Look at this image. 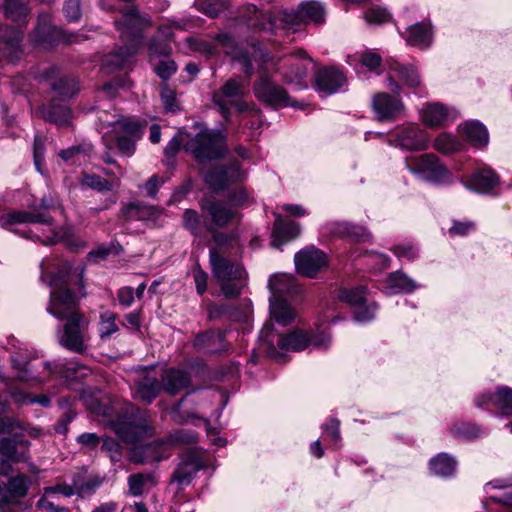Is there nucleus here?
I'll return each mask as SVG.
<instances>
[{"label":"nucleus","instance_id":"obj_32","mask_svg":"<svg viewBox=\"0 0 512 512\" xmlns=\"http://www.w3.org/2000/svg\"><path fill=\"white\" fill-rule=\"evenodd\" d=\"M447 107L440 103H430L424 106L420 111L421 121L428 127L436 128L443 126L454 119Z\"/></svg>","mask_w":512,"mask_h":512},{"label":"nucleus","instance_id":"obj_59","mask_svg":"<svg viewBox=\"0 0 512 512\" xmlns=\"http://www.w3.org/2000/svg\"><path fill=\"white\" fill-rule=\"evenodd\" d=\"M75 494L79 497H87L93 494L101 485L99 480L80 481L74 480Z\"/></svg>","mask_w":512,"mask_h":512},{"label":"nucleus","instance_id":"obj_53","mask_svg":"<svg viewBox=\"0 0 512 512\" xmlns=\"http://www.w3.org/2000/svg\"><path fill=\"white\" fill-rule=\"evenodd\" d=\"M451 432L458 438L474 439L481 434L478 426L471 423H456L453 425Z\"/></svg>","mask_w":512,"mask_h":512},{"label":"nucleus","instance_id":"obj_30","mask_svg":"<svg viewBox=\"0 0 512 512\" xmlns=\"http://www.w3.org/2000/svg\"><path fill=\"white\" fill-rule=\"evenodd\" d=\"M391 75L388 79L389 88L398 93L400 91L399 84L395 81V78H398L405 85L411 88H415L420 85V76L417 70L411 65H402L399 63H394L390 68Z\"/></svg>","mask_w":512,"mask_h":512},{"label":"nucleus","instance_id":"obj_18","mask_svg":"<svg viewBox=\"0 0 512 512\" xmlns=\"http://www.w3.org/2000/svg\"><path fill=\"white\" fill-rule=\"evenodd\" d=\"M390 144L404 150H425L429 146V136L425 130L417 125H408L398 129L394 140H391Z\"/></svg>","mask_w":512,"mask_h":512},{"label":"nucleus","instance_id":"obj_7","mask_svg":"<svg viewBox=\"0 0 512 512\" xmlns=\"http://www.w3.org/2000/svg\"><path fill=\"white\" fill-rule=\"evenodd\" d=\"M99 122L103 139L107 145L113 141V136L110 133H124L123 136L115 137L117 147L127 156L134 153L135 143L130 137L138 136L141 129L138 122L120 119L109 120L106 112L99 117Z\"/></svg>","mask_w":512,"mask_h":512},{"label":"nucleus","instance_id":"obj_49","mask_svg":"<svg viewBox=\"0 0 512 512\" xmlns=\"http://www.w3.org/2000/svg\"><path fill=\"white\" fill-rule=\"evenodd\" d=\"M198 470L199 465L197 463L182 462L176 468L173 479L181 485H187Z\"/></svg>","mask_w":512,"mask_h":512},{"label":"nucleus","instance_id":"obj_28","mask_svg":"<svg viewBox=\"0 0 512 512\" xmlns=\"http://www.w3.org/2000/svg\"><path fill=\"white\" fill-rule=\"evenodd\" d=\"M345 82V75L333 67L321 69L316 74V88L325 95L336 93Z\"/></svg>","mask_w":512,"mask_h":512},{"label":"nucleus","instance_id":"obj_52","mask_svg":"<svg viewBox=\"0 0 512 512\" xmlns=\"http://www.w3.org/2000/svg\"><path fill=\"white\" fill-rule=\"evenodd\" d=\"M137 44L135 43L132 49L120 48L118 52H115L106 60V64L111 66L113 69H122L126 65L127 58L136 53Z\"/></svg>","mask_w":512,"mask_h":512},{"label":"nucleus","instance_id":"obj_64","mask_svg":"<svg viewBox=\"0 0 512 512\" xmlns=\"http://www.w3.org/2000/svg\"><path fill=\"white\" fill-rule=\"evenodd\" d=\"M193 278L197 293L204 294L207 290L208 274L197 265L193 270Z\"/></svg>","mask_w":512,"mask_h":512},{"label":"nucleus","instance_id":"obj_36","mask_svg":"<svg viewBox=\"0 0 512 512\" xmlns=\"http://www.w3.org/2000/svg\"><path fill=\"white\" fill-rule=\"evenodd\" d=\"M459 131L470 144L476 148H483L489 143V134L486 127L479 121H467L459 126Z\"/></svg>","mask_w":512,"mask_h":512},{"label":"nucleus","instance_id":"obj_39","mask_svg":"<svg viewBox=\"0 0 512 512\" xmlns=\"http://www.w3.org/2000/svg\"><path fill=\"white\" fill-rule=\"evenodd\" d=\"M30 487V480L23 475L11 478L8 483H4V494L7 498V505L15 503L18 499L27 495Z\"/></svg>","mask_w":512,"mask_h":512},{"label":"nucleus","instance_id":"obj_61","mask_svg":"<svg viewBox=\"0 0 512 512\" xmlns=\"http://www.w3.org/2000/svg\"><path fill=\"white\" fill-rule=\"evenodd\" d=\"M359 62L369 70H374L380 66L382 59L379 54L373 51H365L360 55Z\"/></svg>","mask_w":512,"mask_h":512},{"label":"nucleus","instance_id":"obj_22","mask_svg":"<svg viewBox=\"0 0 512 512\" xmlns=\"http://www.w3.org/2000/svg\"><path fill=\"white\" fill-rule=\"evenodd\" d=\"M150 24L151 20L147 15H141L135 8H131L123 14L120 21L116 22V28L123 39H131L135 42Z\"/></svg>","mask_w":512,"mask_h":512},{"label":"nucleus","instance_id":"obj_38","mask_svg":"<svg viewBox=\"0 0 512 512\" xmlns=\"http://www.w3.org/2000/svg\"><path fill=\"white\" fill-rule=\"evenodd\" d=\"M127 484L129 495L139 497L156 486L157 477L154 472L135 473L128 477Z\"/></svg>","mask_w":512,"mask_h":512},{"label":"nucleus","instance_id":"obj_10","mask_svg":"<svg viewBox=\"0 0 512 512\" xmlns=\"http://www.w3.org/2000/svg\"><path fill=\"white\" fill-rule=\"evenodd\" d=\"M63 328L58 331L59 344L69 351L83 353L87 349L86 342L89 340V322L81 313H74L68 319Z\"/></svg>","mask_w":512,"mask_h":512},{"label":"nucleus","instance_id":"obj_20","mask_svg":"<svg viewBox=\"0 0 512 512\" xmlns=\"http://www.w3.org/2000/svg\"><path fill=\"white\" fill-rule=\"evenodd\" d=\"M200 206L202 211L208 214L211 222L217 227H226L240 220V214L231 204L204 199L201 201Z\"/></svg>","mask_w":512,"mask_h":512},{"label":"nucleus","instance_id":"obj_54","mask_svg":"<svg viewBox=\"0 0 512 512\" xmlns=\"http://www.w3.org/2000/svg\"><path fill=\"white\" fill-rule=\"evenodd\" d=\"M190 133L185 131H178L177 134L169 141L165 148V155L168 158L173 157L182 146L186 151V144L189 143Z\"/></svg>","mask_w":512,"mask_h":512},{"label":"nucleus","instance_id":"obj_56","mask_svg":"<svg viewBox=\"0 0 512 512\" xmlns=\"http://www.w3.org/2000/svg\"><path fill=\"white\" fill-rule=\"evenodd\" d=\"M80 183L82 186L91 188L98 191H110L112 190V185L104 178L98 175H84Z\"/></svg>","mask_w":512,"mask_h":512},{"label":"nucleus","instance_id":"obj_31","mask_svg":"<svg viewBox=\"0 0 512 512\" xmlns=\"http://www.w3.org/2000/svg\"><path fill=\"white\" fill-rule=\"evenodd\" d=\"M301 233L299 223L284 221L281 215L277 214L272 233V246L279 248L283 243L297 238Z\"/></svg>","mask_w":512,"mask_h":512},{"label":"nucleus","instance_id":"obj_11","mask_svg":"<svg viewBox=\"0 0 512 512\" xmlns=\"http://www.w3.org/2000/svg\"><path fill=\"white\" fill-rule=\"evenodd\" d=\"M405 166L416 178L428 182L438 183L444 181L449 175L439 158L432 153L407 157Z\"/></svg>","mask_w":512,"mask_h":512},{"label":"nucleus","instance_id":"obj_16","mask_svg":"<svg viewBox=\"0 0 512 512\" xmlns=\"http://www.w3.org/2000/svg\"><path fill=\"white\" fill-rule=\"evenodd\" d=\"M172 441L158 440L146 445L135 446L129 452V460L135 464L160 462L170 456Z\"/></svg>","mask_w":512,"mask_h":512},{"label":"nucleus","instance_id":"obj_34","mask_svg":"<svg viewBox=\"0 0 512 512\" xmlns=\"http://www.w3.org/2000/svg\"><path fill=\"white\" fill-rule=\"evenodd\" d=\"M498 183L497 175L491 169H482L472 174L464 183L465 187L477 193H488Z\"/></svg>","mask_w":512,"mask_h":512},{"label":"nucleus","instance_id":"obj_27","mask_svg":"<svg viewBox=\"0 0 512 512\" xmlns=\"http://www.w3.org/2000/svg\"><path fill=\"white\" fill-rule=\"evenodd\" d=\"M475 403L478 407L486 403H492L502 415H512V388L501 386L498 387L494 394L487 393L479 395Z\"/></svg>","mask_w":512,"mask_h":512},{"label":"nucleus","instance_id":"obj_42","mask_svg":"<svg viewBox=\"0 0 512 512\" xmlns=\"http://www.w3.org/2000/svg\"><path fill=\"white\" fill-rule=\"evenodd\" d=\"M416 288L415 282L406 274L397 271L391 273L386 282V293L397 294L401 292H411Z\"/></svg>","mask_w":512,"mask_h":512},{"label":"nucleus","instance_id":"obj_6","mask_svg":"<svg viewBox=\"0 0 512 512\" xmlns=\"http://www.w3.org/2000/svg\"><path fill=\"white\" fill-rule=\"evenodd\" d=\"M78 90V85L73 79L61 78L57 82L53 83V101L50 106H43L39 110L41 117L44 120L53 122L60 127L68 126L72 119V113L66 105L56 103V99L73 97Z\"/></svg>","mask_w":512,"mask_h":512},{"label":"nucleus","instance_id":"obj_19","mask_svg":"<svg viewBox=\"0 0 512 512\" xmlns=\"http://www.w3.org/2000/svg\"><path fill=\"white\" fill-rule=\"evenodd\" d=\"M246 176L238 162H233L229 167H214L204 174L207 185L215 191L223 190L233 182L241 181Z\"/></svg>","mask_w":512,"mask_h":512},{"label":"nucleus","instance_id":"obj_14","mask_svg":"<svg viewBox=\"0 0 512 512\" xmlns=\"http://www.w3.org/2000/svg\"><path fill=\"white\" fill-rule=\"evenodd\" d=\"M366 289L363 286H358L352 289L343 288L338 292L340 301L345 302L351 306H357L359 309L355 312V320L357 322H369L375 317L377 305L370 303L364 306L366 302Z\"/></svg>","mask_w":512,"mask_h":512},{"label":"nucleus","instance_id":"obj_47","mask_svg":"<svg viewBox=\"0 0 512 512\" xmlns=\"http://www.w3.org/2000/svg\"><path fill=\"white\" fill-rule=\"evenodd\" d=\"M117 316L110 310H104L100 314L99 335L102 339L110 337L118 331Z\"/></svg>","mask_w":512,"mask_h":512},{"label":"nucleus","instance_id":"obj_43","mask_svg":"<svg viewBox=\"0 0 512 512\" xmlns=\"http://www.w3.org/2000/svg\"><path fill=\"white\" fill-rule=\"evenodd\" d=\"M430 472L440 477H449L456 469L455 460L446 453H440L430 460Z\"/></svg>","mask_w":512,"mask_h":512},{"label":"nucleus","instance_id":"obj_44","mask_svg":"<svg viewBox=\"0 0 512 512\" xmlns=\"http://www.w3.org/2000/svg\"><path fill=\"white\" fill-rule=\"evenodd\" d=\"M224 334L220 331H209L198 335L194 340V345L208 353H216L222 350V341Z\"/></svg>","mask_w":512,"mask_h":512},{"label":"nucleus","instance_id":"obj_46","mask_svg":"<svg viewBox=\"0 0 512 512\" xmlns=\"http://www.w3.org/2000/svg\"><path fill=\"white\" fill-rule=\"evenodd\" d=\"M462 144L451 134L440 133L433 143V148L442 154H452L459 151Z\"/></svg>","mask_w":512,"mask_h":512},{"label":"nucleus","instance_id":"obj_17","mask_svg":"<svg viewBox=\"0 0 512 512\" xmlns=\"http://www.w3.org/2000/svg\"><path fill=\"white\" fill-rule=\"evenodd\" d=\"M296 271L312 278L327 265L326 255L315 247H307L297 252L294 257Z\"/></svg>","mask_w":512,"mask_h":512},{"label":"nucleus","instance_id":"obj_3","mask_svg":"<svg viewBox=\"0 0 512 512\" xmlns=\"http://www.w3.org/2000/svg\"><path fill=\"white\" fill-rule=\"evenodd\" d=\"M21 223L43 224L47 226V229L43 230L42 236L36 232H32L34 237L44 244H54L59 241H65L68 243L69 238L72 235L70 227H64L60 230L53 228V218L47 213L14 211L0 218V224L4 228Z\"/></svg>","mask_w":512,"mask_h":512},{"label":"nucleus","instance_id":"obj_50","mask_svg":"<svg viewBox=\"0 0 512 512\" xmlns=\"http://www.w3.org/2000/svg\"><path fill=\"white\" fill-rule=\"evenodd\" d=\"M5 37V44L8 50L7 55L13 60L18 57L23 33L19 30L8 28L5 30Z\"/></svg>","mask_w":512,"mask_h":512},{"label":"nucleus","instance_id":"obj_63","mask_svg":"<svg viewBox=\"0 0 512 512\" xmlns=\"http://www.w3.org/2000/svg\"><path fill=\"white\" fill-rule=\"evenodd\" d=\"M64 13L68 21H78L81 17L80 0H67L64 5Z\"/></svg>","mask_w":512,"mask_h":512},{"label":"nucleus","instance_id":"obj_12","mask_svg":"<svg viewBox=\"0 0 512 512\" xmlns=\"http://www.w3.org/2000/svg\"><path fill=\"white\" fill-rule=\"evenodd\" d=\"M244 91L242 82L229 79L220 89L213 92V103L226 120L229 119L231 107H235L240 112L250 109V105L243 101Z\"/></svg>","mask_w":512,"mask_h":512},{"label":"nucleus","instance_id":"obj_51","mask_svg":"<svg viewBox=\"0 0 512 512\" xmlns=\"http://www.w3.org/2000/svg\"><path fill=\"white\" fill-rule=\"evenodd\" d=\"M200 10L211 18L220 16L229 7L228 0H204L199 3Z\"/></svg>","mask_w":512,"mask_h":512},{"label":"nucleus","instance_id":"obj_13","mask_svg":"<svg viewBox=\"0 0 512 512\" xmlns=\"http://www.w3.org/2000/svg\"><path fill=\"white\" fill-rule=\"evenodd\" d=\"M254 94L262 102L271 106L296 107L303 109L304 105L297 101H293L286 90L275 83L268 77H261L254 85Z\"/></svg>","mask_w":512,"mask_h":512},{"label":"nucleus","instance_id":"obj_55","mask_svg":"<svg viewBox=\"0 0 512 512\" xmlns=\"http://www.w3.org/2000/svg\"><path fill=\"white\" fill-rule=\"evenodd\" d=\"M172 48L169 43L157 36L153 37L148 44V52L150 58L167 56L171 53Z\"/></svg>","mask_w":512,"mask_h":512},{"label":"nucleus","instance_id":"obj_23","mask_svg":"<svg viewBox=\"0 0 512 512\" xmlns=\"http://www.w3.org/2000/svg\"><path fill=\"white\" fill-rule=\"evenodd\" d=\"M372 108L379 121H394L401 116L404 105L398 98L386 93H378L373 97Z\"/></svg>","mask_w":512,"mask_h":512},{"label":"nucleus","instance_id":"obj_58","mask_svg":"<svg viewBox=\"0 0 512 512\" xmlns=\"http://www.w3.org/2000/svg\"><path fill=\"white\" fill-rule=\"evenodd\" d=\"M364 18L369 24H383L390 20L389 12L380 7H371L364 13Z\"/></svg>","mask_w":512,"mask_h":512},{"label":"nucleus","instance_id":"obj_48","mask_svg":"<svg viewBox=\"0 0 512 512\" xmlns=\"http://www.w3.org/2000/svg\"><path fill=\"white\" fill-rule=\"evenodd\" d=\"M486 492L488 493L490 489H505L506 492L503 496H490L491 500L494 502H500L507 506H512V481L507 483L503 480H494L485 485Z\"/></svg>","mask_w":512,"mask_h":512},{"label":"nucleus","instance_id":"obj_33","mask_svg":"<svg viewBox=\"0 0 512 512\" xmlns=\"http://www.w3.org/2000/svg\"><path fill=\"white\" fill-rule=\"evenodd\" d=\"M308 62L309 59L303 51L287 57L284 64L288 66V70L283 72L286 81L301 86L302 79L307 75Z\"/></svg>","mask_w":512,"mask_h":512},{"label":"nucleus","instance_id":"obj_15","mask_svg":"<svg viewBox=\"0 0 512 512\" xmlns=\"http://www.w3.org/2000/svg\"><path fill=\"white\" fill-rule=\"evenodd\" d=\"M154 428L149 422L147 411L137 410L132 421L122 422L117 427V433L123 441L135 443L145 437L152 436Z\"/></svg>","mask_w":512,"mask_h":512},{"label":"nucleus","instance_id":"obj_24","mask_svg":"<svg viewBox=\"0 0 512 512\" xmlns=\"http://www.w3.org/2000/svg\"><path fill=\"white\" fill-rule=\"evenodd\" d=\"M0 454L6 459L0 463V474L8 475V471H4V466L8 461L22 462L29 458L28 444L24 441H18L14 438H0Z\"/></svg>","mask_w":512,"mask_h":512},{"label":"nucleus","instance_id":"obj_57","mask_svg":"<svg viewBox=\"0 0 512 512\" xmlns=\"http://www.w3.org/2000/svg\"><path fill=\"white\" fill-rule=\"evenodd\" d=\"M183 225L192 234H201L202 225L198 213L192 209H186L183 213Z\"/></svg>","mask_w":512,"mask_h":512},{"label":"nucleus","instance_id":"obj_2","mask_svg":"<svg viewBox=\"0 0 512 512\" xmlns=\"http://www.w3.org/2000/svg\"><path fill=\"white\" fill-rule=\"evenodd\" d=\"M209 262L213 278L220 285L222 293L226 297L238 296L246 277L244 268L222 257L216 248L210 249Z\"/></svg>","mask_w":512,"mask_h":512},{"label":"nucleus","instance_id":"obj_62","mask_svg":"<svg viewBox=\"0 0 512 512\" xmlns=\"http://www.w3.org/2000/svg\"><path fill=\"white\" fill-rule=\"evenodd\" d=\"M155 73L163 80L169 79L177 70V65L173 60L161 61L155 67Z\"/></svg>","mask_w":512,"mask_h":512},{"label":"nucleus","instance_id":"obj_29","mask_svg":"<svg viewBox=\"0 0 512 512\" xmlns=\"http://www.w3.org/2000/svg\"><path fill=\"white\" fill-rule=\"evenodd\" d=\"M322 231L334 237H348L357 242H365L370 238V233L365 228L347 222L326 223Z\"/></svg>","mask_w":512,"mask_h":512},{"label":"nucleus","instance_id":"obj_26","mask_svg":"<svg viewBox=\"0 0 512 512\" xmlns=\"http://www.w3.org/2000/svg\"><path fill=\"white\" fill-rule=\"evenodd\" d=\"M161 384L162 391L174 396L191 385V376L184 369L169 368L161 374Z\"/></svg>","mask_w":512,"mask_h":512},{"label":"nucleus","instance_id":"obj_4","mask_svg":"<svg viewBox=\"0 0 512 512\" xmlns=\"http://www.w3.org/2000/svg\"><path fill=\"white\" fill-rule=\"evenodd\" d=\"M67 273L58 272L49 276L48 285L51 288L47 312L53 317L68 319L77 310L79 298L68 287Z\"/></svg>","mask_w":512,"mask_h":512},{"label":"nucleus","instance_id":"obj_37","mask_svg":"<svg viewBox=\"0 0 512 512\" xmlns=\"http://www.w3.org/2000/svg\"><path fill=\"white\" fill-rule=\"evenodd\" d=\"M433 33L429 22H418L407 30L406 42L408 45L425 49L432 43Z\"/></svg>","mask_w":512,"mask_h":512},{"label":"nucleus","instance_id":"obj_41","mask_svg":"<svg viewBox=\"0 0 512 512\" xmlns=\"http://www.w3.org/2000/svg\"><path fill=\"white\" fill-rule=\"evenodd\" d=\"M1 9L5 17L15 23H27L30 8L24 0H5Z\"/></svg>","mask_w":512,"mask_h":512},{"label":"nucleus","instance_id":"obj_60","mask_svg":"<svg viewBox=\"0 0 512 512\" xmlns=\"http://www.w3.org/2000/svg\"><path fill=\"white\" fill-rule=\"evenodd\" d=\"M161 101L166 111L174 112L178 109L176 94L167 86L161 88Z\"/></svg>","mask_w":512,"mask_h":512},{"label":"nucleus","instance_id":"obj_35","mask_svg":"<svg viewBox=\"0 0 512 512\" xmlns=\"http://www.w3.org/2000/svg\"><path fill=\"white\" fill-rule=\"evenodd\" d=\"M61 30L51 24V16L42 13L38 17L37 26L31 35L32 41L39 44H52Z\"/></svg>","mask_w":512,"mask_h":512},{"label":"nucleus","instance_id":"obj_1","mask_svg":"<svg viewBox=\"0 0 512 512\" xmlns=\"http://www.w3.org/2000/svg\"><path fill=\"white\" fill-rule=\"evenodd\" d=\"M250 14L246 18L249 26L257 31L275 33L278 29L296 31L301 25L307 23L321 24L325 20V10L321 3L316 1L303 2L297 11H278L275 13L260 12L254 5L247 6Z\"/></svg>","mask_w":512,"mask_h":512},{"label":"nucleus","instance_id":"obj_8","mask_svg":"<svg viewBox=\"0 0 512 512\" xmlns=\"http://www.w3.org/2000/svg\"><path fill=\"white\" fill-rule=\"evenodd\" d=\"M260 340L266 345L268 354L276 357L277 348L286 351H301L309 347L308 335L301 330L278 334L272 324L266 323L260 331Z\"/></svg>","mask_w":512,"mask_h":512},{"label":"nucleus","instance_id":"obj_5","mask_svg":"<svg viewBox=\"0 0 512 512\" xmlns=\"http://www.w3.org/2000/svg\"><path fill=\"white\" fill-rule=\"evenodd\" d=\"M186 151L200 163L221 158L227 151L225 135L220 130L211 129L201 130L194 136L190 134Z\"/></svg>","mask_w":512,"mask_h":512},{"label":"nucleus","instance_id":"obj_25","mask_svg":"<svg viewBox=\"0 0 512 512\" xmlns=\"http://www.w3.org/2000/svg\"><path fill=\"white\" fill-rule=\"evenodd\" d=\"M270 299L286 300V296L298 293L299 287L293 275L288 273H275L268 280Z\"/></svg>","mask_w":512,"mask_h":512},{"label":"nucleus","instance_id":"obj_9","mask_svg":"<svg viewBox=\"0 0 512 512\" xmlns=\"http://www.w3.org/2000/svg\"><path fill=\"white\" fill-rule=\"evenodd\" d=\"M220 45L224 48L225 53L241 66L243 72L250 76L254 72V65L256 64L259 69H265V65L269 61V54L260 47L252 46V51H245L238 47L233 39L228 35H220L217 38Z\"/></svg>","mask_w":512,"mask_h":512},{"label":"nucleus","instance_id":"obj_40","mask_svg":"<svg viewBox=\"0 0 512 512\" xmlns=\"http://www.w3.org/2000/svg\"><path fill=\"white\" fill-rule=\"evenodd\" d=\"M269 302L270 317L278 325L287 326L295 320L296 313L286 300L269 299Z\"/></svg>","mask_w":512,"mask_h":512},{"label":"nucleus","instance_id":"obj_21","mask_svg":"<svg viewBox=\"0 0 512 512\" xmlns=\"http://www.w3.org/2000/svg\"><path fill=\"white\" fill-rule=\"evenodd\" d=\"M163 390L158 378L151 373V369H143L134 380V398L150 404Z\"/></svg>","mask_w":512,"mask_h":512},{"label":"nucleus","instance_id":"obj_45","mask_svg":"<svg viewBox=\"0 0 512 512\" xmlns=\"http://www.w3.org/2000/svg\"><path fill=\"white\" fill-rule=\"evenodd\" d=\"M8 344L11 345L16 351H12V361L14 367L18 368L21 371L19 374V378L22 380H29L31 376L29 375L28 370V362L24 360L23 355L20 353L22 350L21 343L16 340L13 336L8 337Z\"/></svg>","mask_w":512,"mask_h":512}]
</instances>
